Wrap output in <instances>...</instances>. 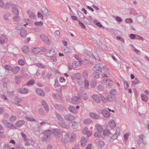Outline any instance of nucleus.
I'll use <instances>...</instances> for the list:
<instances>
[{
    "label": "nucleus",
    "mask_w": 149,
    "mask_h": 149,
    "mask_svg": "<svg viewBox=\"0 0 149 149\" xmlns=\"http://www.w3.org/2000/svg\"><path fill=\"white\" fill-rule=\"evenodd\" d=\"M43 136L42 140L43 141L48 142L50 140V136L52 134L51 131L49 130H46L43 133Z\"/></svg>",
    "instance_id": "nucleus-1"
},
{
    "label": "nucleus",
    "mask_w": 149,
    "mask_h": 149,
    "mask_svg": "<svg viewBox=\"0 0 149 149\" xmlns=\"http://www.w3.org/2000/svg\"><path fill=\"white\" fill-rule=\"evenodd\" d=\"M40 37L41 39L47 45H49L51 44V41L46 35L42 34H40Z\"/></svg>",
    "instance_id": "nucleus-2"
},
{
    "label": "nucleus",
    "mask_w": 149,
    "mask_h": 149,
    "mask_svg": "<svg viewBox=\"0 0 149 149\" xmlns=\"http://www.w3.org/2000/svg\"><path fill=\"white\" fill-rule=\"evenodd\" d=\"M12 9L13 12V14L16 15H19V11L18 9L19 8L18 6L15 4H13L11 5Z\"/></svg>",
    "instance_id": "nucleus-3"
},
{
    "label": "nucleus",
    "mask_w": 149,
    "mask_h": 149,
    "mask_svg": "<svg viewBox=\"0 0 149 149\" xmlns=\"http://www.w3.org/2000/svg\"><path fill=\"white\" fill-rule=\"evenodd\" d=\"M71 100L72 103L73 104H77L81 103V99L78 96H75L72 98Z\"/></svg>",
    "instance_id": "nucleus-4"
},
{
    "label": "nucleus",
    "mask_w": 149,
    "mask_h": 149,
    "mask_svg": "<svg viewBox=\"0 0 149 149\" xmlns=\"http://www.w3.org/2000/svg\"><path fill=\"white\" fill-rule=\"evenodd\" d=\"M17 91L18 93L20 94H27L29 92V90L27 88H21L18 89Z\"/></svg>",
    "instance_id": "nucleus-5"
},
{
    "label": "nucleus",
    "mask_w": 149,
    "mask_h": 149,
    "mask_svg": "<svg viewBox=\"0 0 149 149\" xmlns=\"http://www.w3.org/2000/svg\"><path fill=\"white\" fill-rule=\"evenodd\" d=\"M102 65H101V64L99 63L95 65L93 68L92 70L94 71H99L102 72Z\"/></svg>",
    "instance_id": "nucleus-6"
},
{
    "label": "nucleus",
    "mask_w": 149,
    "mask_h": 149,
    "mask_svg": "<svg viewBox=\"0 0 149 149\" xmlns=\"http://www.w3.org/2000/svg\"><path fill=\"white\" fill-rule=\"evenodd\" d=\"M63 137L62 139V141L65 143H67L68 142V139L69 137V134L67 133L64 132L63 134Z\"/></svg>",
    "instance_id": "nucleus-7"
},
{
    "label": "nucleus",
    "mask_w": 149,
    "mask_h": 149,
    "mask_svg": "<svg viewBox=\"0 0 149 149\" xmlns=\"http://www.w3.org/2000/svg\"><path fill=\"white\" fill-rule=\"evenodd\" d=\"M93 99L95 101V102L97 103H99L101 102V100L100 97L98 95L96 94H93L92 96Z\"/></svg>",
    "instance_id": "nucleus-8"
},
{
    "label": "nucleus",
    "mask_w": 149,
    "mask_h": 149,
    "mask_svg": "<svg viewBox=\"0 0 149 149\" xmlns=\"http://www.w3.org/2000/svg\"><path fill=\"white\" fill-rule=\"evenodd\" d=\"M52 132L54 134L56 137L58 138L60 136L61 132L59 129H54L53 130Z\"/></svg>",
    "instance_id": "nucleus-9"
},
{
    "label": "nucleus",
    "mask_w": 149,
    "mask_h": 149,
    "mask_svg": "<svg viewBox=\"0 0 149 149\" xmlns=\"http://www.w3.org/2000/svg\"><path fill=\"white\" fill-rule=\"evenodd\" d=\"M8 41V39L4 35H2L0 36V43L2 44L3 43H6Z\"/></svg>",
    "instance_id": "nucleus-10"
},
{
    "label": "nucleus",
    "mask_w": 149,
    "mask_h": 149,
    "mask_svg": "<svg viewBox=\"0 0 149 149\" xmlns=\"http://www.w3.org/2000/svg\"><path fill=\"white\" fill-rule=\"evenodd\" d=\"M35 91L36 93L38 95L42 97L45 96V92L41 88H36Z\"/></svg>",
    "instance_id": "nucleus-11"
},
{
    "label": "nucleus",
    "mask_w": 149,
    "mask_h": 149,
    "mask_svg": "<svg viewBox=\"0 0 149 149\" xmlns=\"http://www.w3.org/2000/svg\"><path fill=\"white\" fill-rule=\"evenodd\" d=\"M64 118L67 120L71 121L74 120V116L70 114H68L64 116Z\"/></svg>",
    "instance_id": "nucleus-12"
},
{
    "label": "nucleus",
    "mask_w": 149,
    "mask_h": 149,
    "mask_svg": "<svg viewBox=\"0 0 149 149\" xmlns=\"http://www.w3.org/2000/svg\"><path fill=\"white\" fill-rule=\"evenodd\" d=\"M20 68L19 66H15L12 67L11 71L14 74L17 73L20 70Z\"/></svg>",
    "instance_id": "nucleus-13"
},
{
    "label": "nucleus",
    "mask_w": 149,
    "mask_h": 149,
    "mask_svg": "<svg viewBox=\"0 0 149 149\" xmlns=\"http://www.w3.org/2000/svg\"><path fill=\"white\" fill-rule=\"evenodd\" d=\"M68 109L71 112L74 113H76L77 112V109L75 107L72 105H70L68 107Z\"/></svg>",
    "instance_id": "nucleus-14"
},
{
    "label": "nucleus",
    "mask_w": 149,
    "mask_h": 149,
    "mask_svg": "<svg viewBox=\"0 0 149 149\" xmlns=\"http://www.w3.org/2000/svg\"><path fill=\"white\" fill-rule=\"evenodd\" d=\"M69 125L74 129H75L77 127L79 124L75 122H72L69 123Z\"/></svg>",
    "instance_id": "nucleus-15"
},
{
    "label": "nucleus",
    "mask_w": 149,
    "mask_h": 149,
    "mask_svg": "<svg viewBox=\"0 0 149 149\" xmlns=\"http://www.w3.org/2000/svg\"><path fill=\"white\" fill-rule=\"evenodd\" d=\"M25 123V122L22 120H20L18 121L15 123V125L17 127H20L24 125Z\"/></svg>",
    "instance_id": "nucleus-16"
},
{
    "label": "nucleus",
    "mask_w": 149,
    "mask_h": 149,
    "mask_svg": "<svg viewBox=\"0 0 149 149\" xmlns=\"http://www.w3.org/2000/svg\"><path fill=\"white\" fill-rule=\"evenodd\" d=\"M41 49L39 47H34L32 48V52L35 54H37L41 52Z\"/></svg>",
    "instance_id": "nucleus-17"
},
{
    "label": "nucleus",
    "mask_w": 149,
    "mask_h": 149,
    "mask_svg": "<svg viewBox=\"0 0 149 149\" xmlns=\"http://www.w3.org/2000/svg\"><path fill=\"white\" fill-rule=\"evenodd\" d=\"M90 116L93 118L95 119H98L100 118V116L97 114L94 113H90Z\"/></svg>",
    "instance_id": "nucleus-18"
},
{
    "label": "nucleus",
    "mask_w": 149,
    "mask_h": 149,
    "mask_svg": "<svg viewBox=\"0 0 149 149\" xmlns=\"http://www.w3.org/2000/svg\"><path fill=\"white\" fill-rule=\"evenodd\" d=\"M81 97L82 99L84 100H86L88 99V95L86 92L85 91H83L82 92L81 94Z\"/></svg>",
    "instance_id": "nucleus-19"
},
{
    "label": "nucleus",
    "mask_w": 149,
    "mask_h": 149,
    "mask_svg": "<svg viewBox=\"0 0 149 149\" xmlns=\"http://www.w3.org/2000/svg\"><path fill=\"white\" fill-rule=\"evenodd\" d=\"M7 128L11 129L12 128L16 129V128L13 124L8 122L5 126Z\"/></svg>",
    "instance_id": "nucleus-20"
},
{
    "label": "nucleus",
    "mask_w": 149,
    "mask_h": 149,
    "mask_svg": "<svg viewBox=\"0 0 149 149\" xmlns=\"http://www.w3.org/2000/svg\"><path fill=\"white\" fill-rule=\"evenodd\" d=\"M42 103L43 106L44 107L45 110L47 111H49V107L45 101L44 100H42Z\"/></svg>",
    "instance_id": "nucleus-21"
},
{
    "label": "nucleus",
    "mask_w": 149,
    "mask_h": 149,
    "mask_svg": "<svg viewBox=\"0 0 149 149\" xmlns=\"http://www.w3.org/2000/svg\"><path fill=\"white\" fill-rule=\"evenodd\" d=\"M102 113L104 117L105 118H108L110 116V113L106 110H103Z\"/></svg>",
    "instance_id": "nucleus-22"
},
{
    "label": "nucleus",
    "mask_w": 149,
    "mask_h": 149,
    "mask_svg": "<svg viewBox=\"0 0 149 149\" xmlns=\"http://www.w3.org/2000/svg\"><path fill=\"white\" fill-rule=\"evenodd\" d=\"M106 99L107 101L108 102H113L115 100V97L114 96L109 95L107 96Z\"/></svg>",
    "instance_id": "nucleus-23"
},
{
    "label": "nucleus",
    "mask_w": 149,
    "mask_h": 149,
    "mask_svg": "<svg viewBox=\"0 0 149 149\" xmlns=\"http://www.w3.org/2000/svg\"><path fill=\"white\" fill-rule=\"evenodd\" d=\"M102 77L104 78L101 80V83L102 84L106 83L107 82V80H108V79H107V75L106 74H103L102 75Z\"/></svg>",
    "instance_id": "nucleus-24"
},
{
    "label": "nucleus",
    "mask_w": 149,
    "mask_h": 149,
    "mask_svg": "<svg viewBox=\"0 0 149 149\" xmlns=\"http://www.w3.org/2000/svg\"><path fill=\"white\" fill-rule=\"evenodd\" d=\"M109 125L111 128H113L116 127L115 123L113 120H111L109 121Z\"/></svg>",
    "instance_id": "nucleus-25"
},
{
    "label": "nucleus",
    "mask_w": 149,
    "mask_h": 149,
    "mask_svg": "<svg viewBox=\"0 0 149 149\" xmlns=\"http://www.w3.org/2000/svg\"><path fill=\"white\" fill-rule=\"evenodd\" d=\"M96 127L98 132L99 133H101L102 131V126L99 124H97L96 125Z\"/></svg>",
    "instance_id": "nucleus-26"
},
{
    "label": "nucleus",
    "mask_w": 149,
    "mask_h": 149,
    "mask_svg": "<svg viewBox=\"0 0 149 149\" xmlns=\"http://www.w3.org/2000/svg\"><path fill=\"white\" fill-rule=\"evenodd\" d=\"M22 51L25 53H28L29 52V49L28 47L27 46H24L22 48Z\"/></svg>",
    "instance_id": "nucleus-27"
},
{
    "label": "nucleus",
    "mask_w": 149,
    "mask_h": 149,
    "mask_svg": "<svg viewBox=\"0 0 149 149\" xmlns=\"http://www.w3.org/2000/svg\"><path fill=\"white\" fill-rule=\"evenodd\" d=\"M34 142L33 141L31 140H28L26 142L25 145L27 146H29L30 145L33 146L34 145Z\"/></svg>",
    "instance_id": "nucleus-28"
},
{
    "label": "nucleus",
    "mask_w": 149,
    "mask_h": 149,
    "mask_svg": "<svg viewBox=\"0 0 149 149\" xmlns=\"http://www.w3.org/2000/svg\"><path fill=\"white\" fill-rule=\"evenodd\" d=\"M81 145L82 147L85 146L86 144V141L85 138L83 137L81 138Z\"/></svg>",
    "instance_id": "nucleus-29"
},
{
    "label": "nucleus",
    "mask_w": 149,
    "mask_h": 149,
    "mask_svg": "<svg viewBox=\"0 0 149 149\" xmlns=\"http://www.w3.org/2000/svg\"><path fill=\"white\" fill-rule=\"evenodd\" d=\"M27 13L31 18L32 19H34L35 16L33 13L30 10H29L27 11Z\"/></svg>",
    "instance_id": "nucleus-30"
},
{
    "label": "nucleus",
    "mask_w": 149,
    "mask_h": 149,
    "mask_svg": "<svg viewBox=\"0 0 149 149\" xmlns=\"http://www.w3.org/2000/svg\"><path fill=\"white\" fill-rule=\"evenodd\" d=\"M113 81L110 79H108L106 82V87H111L113 85Z\"/></svg>",
    "instance_id": "nucleus-31"
},
{
    "label": "nucleus",
    "mask_w": 149,
    "mask_h": 149,
    "mask_svg": "<svg viewBox=\"0 0 149 149\" xmlns=\"http://www.w3.org/2000/svg\"><path fill=\"white\" fill-rule=\"evenodd\" d=\"M59 125L62 127L64 128L68 129L69 127L64 122H60L59 123Z\"/></svg>",
    "instance_id": "nucleus-32"
},
{
    "label": "nucleus",
    "mask_w": 149,
    "mask_h": 149,
    "mask_svg": "<svg viewBox=\"0 0 149 149\" xmlns=\"http://www.w3.org/2000/svg\"><path fill=\"white\" fill-rule=\"evenodd\" d=\"M42 13L45 15H49L47 9L45 8H43L41 9Z\"/></svg>",
    "instance_id": "nucleus-33"
},
{
    "label": "nucleus",
    "mask_w": 149,
    "mask_h": 149,
    "mask_svg": "<svg viewBox=\"0 0 149 149\" xmlns=\"http://www.w3.org/2000/svg\"><path fill=\"white\" fill-rule=\"evenodd\" d=\"M92 122V120L91 119L87 118L85 119L84 121V123L85 124L89 125Z\"/></svg>",
    "instance_id": "nucleus-34"
},
{
    "label": "nucleus",
    "mask_w": 149,
    "mask_h": 149,
    "mask_svg": "<svg viewBox=\"0 0 149 149\" xmlns=\"http://www.w3.org/2000/svg\"><path fill=\"white\" fill-rule=\"evenodd\" d=\"M35 81L33 79H31L26 84V85L29 86H33L35 83Z\"/></svg>",
    "instance_id": "nucleus-35"
},
{
    "label": "nucleus",
    "mask_w": 149,
    "mask_h": 149,
    "mask_svg": "<svg viewBox=\"0 0 149 149\" xmlns=\"http://www.w3.org/2000/svg\"><path fill=\"white\" fill-rule=\"evenodd\" d=\"M79 65V63L77 61H74L72 63V66L73 68H77Z\"/></svg>",
    "instance_id": "nucleus-36"
},
{
    "label": "nucleus",
    "mask_w": 149,
    "mask_h": 149,
    "mask_svg": "<svg viewBox=\"0 0 149 149\" xmlns=\"http://www.w3.org/2000/svg\"><path fill=\"white\" fill-rule=\"evenodd\" d=\"M27 31L25 30H22L20 32V35L22 37H25L27 34Z\"/></svg>",
    "instance_id": "nucleus-37"
},
{
    "label": "nucleus",
    "mask_w": 149,
    "mask_h": 149,
    "mask_svg": "<svg viewBox=\"0 0 149 149\" xmlns=\"http://www.w3.org/2000/svg\"><path fill=\"white\" fill-rule=\"evenodd\" d=\"M25 118L28 121L31 122H37L36 120L34 118L30 117L29 116H26Z\"/></svg>",
    "instance_id": "nucleus-38"
},
{
    "label": "nucleus",
    "mask_w": 149,
    "mask_h": 149,
    "mask_svg": "<svg viewBox=\"0 0 149 149\" xmlns=\"http://www.w3.org/2000/svg\"><path fill=\"white\" fill-rule=\"evenodd\" d=\"M110 133V130L108 129H106L103 131V134L104 136H108Z\"/></svg>",
    "instance_id": "nucleus-39"
},
{
    "label": "nucleus",
    "mask_w": 149,
    "mask_h": 149,
    "mask_svg": "<svg viewBox=\"0 0 149 149\" xmlns=\"http://www.w3.org/2000/svg\"><path fill=\"white\" fill-rule=\"evenodd\" d=\"M109 92L111 95H114L117 94V91L116 89H112Z\"/></svg>",
    "instance_id": "nucleus-40"
},
{
    "label": "nucleus",
    "mask_w": 149,
    "mask_h": 149,
    "mask_svg": "<svg viewBox=\"0 0 149 149\" xmlns=\"http://www.w3.org/2000/svg\"><path fill=\"white\" fill-rule=\"evenodd\" d=\"M16 117L15 116H12L9 118V120L11 122L15 121L16 120Z\"/></svg>",
    "instance_id": "nucleus-41"
},
{
    "label": "nucleus",
    "mask_w": 149,
    "mask_h": 149,
    "mask_svg": "<svg viewBox=\"0 0 149 149\" xmlns=\"http://www.w3.org/2000/svg\"><path fill=\"white\" fill-rule=\"evenodd\" d=\"M16 16H15L13 17V19L16 22H19L20 20V17L18 16V15Z\"/></svg>",
    "instance_id": "nucleus-42"
},
{
    "label": "nucleus",
    "mask_w": 149,
    "mask_h": 149,
    "mask_svg": "<svg viewBox=\"0 0 149 149\" xmlns=\"http://www.w3.org/2000/svg\"><path fill=\"white\" fill-rule=\"evenodd\" d=\"M89 86V82L86 79L84 80V88L86 89H88Z\"/></svg>",
    "instance_id": "nucleus-43"
},
{
    "label": "nucleus",
    "mask_w": 149,
    "mask_h": 149,
    "mask_svg": "<svg viewBox=\"0 0 149 149\" xmlns=\"http://www.w3.org/2000/svg\"><path fill=\"white\" fill-rule=\"evenodd\" d=\"M39 113L42 115H44L45 114V111L42 108H40L38 109Z\"/></svg>",
    "instance_id": "nucleus-44"
},
{
    "label": "nucleus",
    "mask_w": 149,
    "mask_h": 149,
    "mask_svg": "<svg viewBox=\"0 0 149 149\" xmlns=\"http://www.w3.org/2000/svg\"><path fill=\"white\" fill-rule=\"evenodd\" d=\"M12 67L9 65L6 64L4 65V68H5L8 71H11Z\"/></svg>",
    "instance_id": "nucleus-45"
},
{
    "label": "nucleus",
    "mask_w": 149,
    "mask_h": 149,
    "mask_svg": "<svg viewBox=\"0 0 149 149\" xmlns=\"http://www.w3.org/2000/svg\"><path fill=\"white\" fill-rule=\"evenodd\" d=\"M115 134L117 135L118 136H120V129L119 127H116V131Z\"/></svg>",
    "instance_id": "nucleus-46"
},
{
    "label": "nucleus",
    "mask_w": 149,
    "mask_h": 149,
    "mask_svg": "<svg viewBox=\"0 0 149 149\" xmlns=\"http://www.w3.org/2000/svg\"><path fill=\"white\" fill-rule=\"evenodd\" d=\"M49 52L52 55V57L54 55L56 54L55 50L53 49H51Z\"/></svg>",
    "instance_id": "nucleus-47"
},
{
    "label": "nucleus",
    "mask_w": 149,
    "mask_h": 149,
    "mask_svg": "<svg viewBox=\"0 0 149 149\" xmlns=\"http://www.w3.org/2000/svg\"><path fill=\"white\" fill-rule=\"evenodd\" d=\"M55 106L56 108L59 111H61L63 108V106L61 105L56 104Z\"/></svg>",
    "instance_id": "nucleus-48"
},
{
    "label": "nucleus",
    "mask_w": 149,
    "mask_h": 149,
    "mask_svg": "<svg viewBox=\"0 0 149 149\" xmlns=\"http://www.w3.org/2000/svg\"><path fill=\"white\" fill-rule=\"evenodd\" d=\"M35 64L39 68H45V65L39 63H36Z\"/></svg>",
    "instance_id": "nucleus-49"
},
{
    "label": "nucleus",
    "mask_w": 149,
    "mask_h": 149,
    "mask_svg": "<svg viewBox=\"0 0 149 149\" xmlns=\"http://www.w3.org/2000/svg\"><path fill=\"white\" fill-rule=\"evenodd\" d=\"M76 138V135L74 133H72L71 134L70 140L72 141H74Z\"/></svg>",
    "instance_id": "nucleus-50"
},
{
    "label": "nucleus",
    "mask_w": 149,
    "mask_h": 149,
    "mask_svg": "<svg viewBox=\"0 0 149 149\" xmlns=\"http://www.w3.org/2000/svg\"><path fill=\"white\" fill-rule=\"evenodd\" d=\"M131 58L134 61H138L140 63H141L140 61L139 60V59L136 57V56L134 55H131Z\"/></svg>",
    "instance_id": "nucleus-51"
},
{
    "label": "nucleus",
    "mask_w": 149,
    "mask_h": 149,
    "mask_svg": "<svg viewBox=\"0 0 149 149\" xmlns=\"http://www.w3.org/2000/svg\"><path fill=\"white\" fill-rule=\"evenodd\" d=\"M54 35L55 37L57 38H59L60 36V32L58 30H56L54 32Z\"/></svg>",
    "instance_id": "nucleus-52"
},
{
    "label": "nucleus",
    "mask_w": 149,
    "mask_h": 149,
    "mask_svg": "<svg viewBox=\"0 0 149 149\" xmlns=\"http://www.w3.org/2000/svg\"><path fill=\"white\" fill-rule=\"evenodd\" d=\"M3 148L4 149H10L11 147L9 144H5L3 146Z\"/></svg>",
    "instance_id": "nucleus-53"
},
{
    "label": "nucleus",
    "mask_w": 149,
    "mask_h": 149,
    "mask_svg": "<svg viewBox=\"0 0 149 149\" xmlns=\"http://www.w3.org/2000/svg\"><path fill=\"white\" fill-rule=\"evenodd\" d=\"M141 99L144 102H146L148 100V97L147 96L144 95H141Z\"/></svg>",
    "instance_id": "nucleus-54"
},
{
    "label": "nucleus",
    "mask_w": 149,
    "mask_h": 149,
    "mask_svg": "<svg viewBox=\"0 0 149 149\" xmlns=\"http://www.w3.org/2000/svg\"><path fill=\"white\" fill-rule=\"evenodd\" d=\"M118 136L115 134L112 136L111 138L110 139V141H113L115 139L117 138Z\"/></svg>",
    "instance_id": "nucleus-55"
},
{
    "label": "nucleus",
    "mask_w": 149,
    "mask_h": 149,
    "mask_svg": "<svg viewBox=\"0 0 149 149\" xmlns=\"http://www.w3.org/2000/svg\"><path fill=\"white\" fill-rule=\"evenodd\" d=\"M100 99L102 102L104 103H106L107 102L106 99H105V97L101 95L100 96Z\"/></svg>",
    "instance_id": "nucleus-56"
},
{
    "label": "nucleus",
    "mask_w": 149,
    "mask_h": 149,
    "mask_svg": "<svg viewBox=\"0 0 149 149\" xmlns=\"http://www.w3.org/2000/svg\"><path fill=\"white\" fill-rule=\"evenodd\" d=\"M34 24L36 26H42L43 25V23L42 21H40V22H35L34 23Z\"/></svg>",
    "instance_id": "nucleus-57"
},
{
    "label": "nucleus",
    "mask_w": 149,
    "mask_h": 149,
    "mask_svg": "<svg viewBox=\"0 0 149 149\" xmlns=\"http://www.w3.org/2000/svg\"><path fill=\"white\" fill-rule=\"evenodd\" d=\"M102 69L104 72L107 73L108 72V69L107 68V67L105 66H103L102 67Z\"/></svg>",
    "instance_id": "nucleus-58"
},
{
    "label": "nucleus",
    "mask_w": 149,
    "mask_h": 149,
    "mask_svg": "<svg viewBox=\"0 0 149 149\" xmlns=\"http://www.w3.org/2000/svg\"><path fill=\"white\" fill-rule=\"evenodd\" d=\"M88 75V72L86 70L84 71L83 73V77L85 78H86L87 77Z\"/></svg>",
    "instance_id": "nucleus-59"
},
{
    "label": "nucleus",
    "mask_w": 149,
    "mask_h": 149,
    "mask_svg": "<svg viewBox=\"0 0 149 149\" xmlns=\"http://www.w3.org/2000/svg\"><path fill=\"white\" fill-rule=\"evenodd\" d=\"M1 99H4L5 100L7 101L8 99L6 95L4 94H2L1 95Z\"/></svg>",
    "instance_id": "nucleus-60"
},
{
    "label": "nucleus",
    "mask_w": 149,
    "mask_h": 149,
    "mask_svg": "<svg viewBox=\"0 0 149 149\" xmlns=\"http://www.w3.org/2000/svg\"><path fill=\"white\" fill-rule=\"evenodd\" d=\"M88 130V129L87 127H85L82 130V132L84 134H86Z\"/></svg>",
    "instance_id": "nucleus-61"
},
{
    "label": "nucleus",
    "mask_w": 149,
    "mask_h": 149,
    "mask_svg": "<svg viewBox=\"0 0 149 149\" xmlns=\"http://www.w3.org/2000/svg\"><path fill=\"white\" fill-rule=\"evenodd\" d=\"M21 134L23 138H24V140L25 141H26L27 140V138L26 134L22 132L21 133Z\"/></svg>",
    "instance_id": "nucleus-62"
},
{
    "label": "nucleus",
    "mask_w": 149,
    "mask_h": 149,
    "mask_svg": "<svg viewBox=\"0 0 149 149\" xmlns=\"http://www.w3.org/2000/svg\"><path fill=\"white\" fill-rule=\"evenodd\" d=\"M94 75L95 78L97 79L100 77L99 74L97 72H95L94 73Z\"/></svg>",
    "instance_id": "nucleus-63"
},
{
    "label": "nucleus",
    "mask_w": 149,
    "mask_h": 149,
    "mask_svg": "<svg viewBox=\"0 0 149 149\" xmlns=\"http://www.w3.org/2000/svg\"><path fill=\"white\" fill-rule=\"evenodd\" d=\"M75 77L77 79H80L81 78L80 74L79 73L76 74L75 75Z\"/></svg>",
    "instance_id": "nucleus-64"
}]
</instances>
